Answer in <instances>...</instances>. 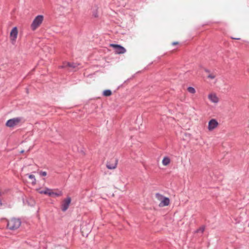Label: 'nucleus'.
I'll use <instances>...</instances> for the list:
<instances>
[{
    "label": "nucleus",
    "instance_id": "9d476101",
    "mask_svg": "<svg viewBox=\"0 0 249 249\" xmlns=\"http://www.w3.org/2000/svg\"><path fill=\"white\" fill-rule=\"evenodd\" d=\"M218 125L217 121L214 119L211 120L208 123V129L212 131Z\"/></svg>",
    "mask_w": 249,
    "mask_h": 249
},
{
    "label": "nucleus",
    "instance_id": "4be33fe9",
    "mask_svg": "<svg viewBox=\"0 0 249 249\" xmlns=\"http://www.w3.org/2000/svg\"><path fill=\"white\" fill-rule=\"evenodd\" d=\"M1 195H2V193L1 192H0V208L3 205V200L1 198Z\"/></svg>",
    "mask_w": 249,
    "mask_h": 249
},
{
    "label": "nucleus",
    "instance_id": "6ab92c4d",
    "mask_svg": "<svg viewBox=\"0 0 249 249\" xmlns=\"http://www.w3.org/2000/svg\"><path fill=\"white\" fill-rule=\"evenodd\" d=\"M93 16L95 18H97L98 17V13H97V9H95V10H94L93 11Z\"/></svg>",
    "mask_w": 249,
    "mask_h": 249
},
{
    "label": "nucleus",
    "instance_id": "f3484780",
    "mask_svg": "<svg viewBox=\"0 0 249 249\" xmlns=\"http://www.w3.org/2000/svg\"><path fill=\"white\" fill-rule=\"evenodd\" d=\"M204 230H205V226H203L200 227L197 230H196V233L201 232V233H202L204 232Z\"/></svg>",
    "mask_w": 249,
    "mask_h": 249
},
{
    "label": "nucleus",
    "instance_id": "9b49d317",
    "mask_svg": "<svg viewBox=\"0 0 249 249\" xmlns=\"http://www.w3.org/2000/svg\"><path fill=\"white\" fill-rule=\"evenodd\" d=\"M208 98L213 103H217L218 102V98L214 94H210L208 95Z\"/></svg>",
    "mask_w": 249,
    "mask_h": 249
},
{
    "label": "nucleus",
    "instance_id": "f257e3e1",
    "mask_svg": "<svg viewBox=\"0 0 249 249\" xmlns=\"http://www.w3.org/2000/svg\"><path fill=\"white\" fill-rule=\"evenodd\" d=\"M21 223L19 218H12L10 220H7V227L10 230H15L20 226Z\"/></svg>",
    "mask_w": 249,
    "mask_h": 249
},
{
    "label": "nucleus",
    "instance_id": "20e7f679",
    "mask_svg": "<svg viewBox=\"0 0 249 249\" xmlns=\"http://www.w3.org/2000/svg\"><path fill=\"white\" fill-rule=\"evenodd\" d=\"M156 196L159 199L161 198L163 199L159 205L160 207L167 206L169 205L170 199L168 197H164L162 195L160 194L159 193H157L156 194Z\"/></svg>",
    "mask_w": 249,
    "mask_h": 249
},
{
    "label": "nucleus",
    "instance_id": "4468645a",
    "mask_svg": "<svg viewBox=\"0 0 249 249\" xmlns=\"http://www.w3.org/2000/svg\"><path fill=\"white\" fill-rule=\"evenodd\" d=\"M70 65V62H64L62 65L59 66L60 68L61 69H66L69 68V65Z\"/></svg>",
    "mask_w": 249,
    "mask_h": 249
},
{
    "label": "nucleus",
    "instance_id": "a211bd4d",
    "mask_svg": "<svg viewBox=\"0 0 249 249\" xmlns=\"http://www.w3.org/2000/svg\"><path fill=\"white\" fill-rule=\"evenodd\" d=\"M77 66H78V65L76 63H70V65H69V68H68L74 69V68H76Z\"/></svg>",
    "mask_w": 249,
    "mask_h": 249
},
{
    "label": "nucleus",
    "instance_id": "f03ea898",
    "mask_svg": "<svg viewBox=\"0 0 249 249\" xmlns=\"http://www.w3.org/2000/svg\"><path fill=\"white\" fill-rule=\"evenodd\" d=\"M44 17L42 15H38L33 20L31 25L33 31L36 30L42 23Z\"/></svg>",
    "mask_w": 249,
    "mask_h": 249
},
{
    "label": "nucleus",
    "instance_id": "5701e85b",
    "mask_svg": "<svg viewBox=\"0 0 249 249\" xmlns=\"http://www.w3.org/2000/svg\"><path fill=\"white\" fill-rule=\"evenodd\" d=\"M39 193L41 194L46 195V190L45 189L44 190L39 191Z\"/></svg>",
    "mask_w": 249,
    "mask_h": 249
},
{
    "label": "nucleus",
    "instance_id": "6e6552de",
    "mask_svg": "<svg viewBox=\"0 0 249 249\" xmlns=\"http://www.w3.org/2000/svg\"><path fill=\"white\" fill-rule=\"evenodd\" d=\"M118 163V160L113 158L107 163V167L109 169H114L116 168Z\"/></svg>",
    "mask_w": 249,
    "mask_h": 249
},
{
    "label": "nucleus",
    "instance_id": "aec40b11",
    "mask_svg": "<svg viewBox=\"0 0 249 249\" xmlns=\"http://www.w3.org/2000/svg\"><path fill=\"white\" fill-rule=\"evenodd\" d=\"M39 174L41 176H46L47 175V172L45 171H40Z\"/></svg>",
    "mask_w": 249,
    "mask_h": 249
},
{
    "label": "nucleus",
    "instance_id": "423d86ee",
    "mask_svg": "<svg viewBox=\"0 0 249 249\" xmlns=\"http://www.w3.org/2000/svg\"><path fill=\"white\" fill-rule=\"evenodd\" d=\"M71 202V198L70 196L67 197L62 202L61 209L63 212H65L68 209Z\"/></svg>",
    "mask_w": 249,
    "mask_h": 249
},
{
    "label": "nucleus",
    "instance_id": "a878e982",
    "mask_svg": "<svg viewBox=\"0 0 249 249\" xmlns=\"http://www.w3.org/2000/svg\"><path fill=\"white\" fill-rule=\"evenodd\" d=\"M232 39H235V40H239L240 39V38H234V37H231Z\"/></svg>",
    "mask_w": 249,
    "mask_h": 249
},
{
    "label": "nucleus",
    "instance_id": "b1692460",
    "mask_svg": "<svg viewBox=\"0 0 249 249\" xmlns=\"http://www.w3.org/2000/svg\"><path fill=\"white\" fill-rule=\"evenodd\" d=\"M204 71L206 72H207V73H210V71L206 68H204Z\"/></svg>",
    "mask_w": 249,
    "mask_h": 249
},
{
    "label": "nucleus",
    "instance_id": "0eeeda50",
    "mask_svg": "<svg viewBox=\"0 0 249 249\" xmlns=\"http://www.w3.org/2000/svg\"><path fill=\"white\" fill-rule=\"evenodd\" d=\"M18 31L17 27H14L11 30L10 34V37L12 44H14L16 42L18 36Z\"/></svg>",
    "mask_w": 249,
    "mask_h": 249
},
{
    "label": "nucleus",
    "instance_id": "39448f33",
    "mask_svg": "<svg viewBox=\"0 0 249 249\" xmlns=\"http://www.w3.org/2000/svg\"><path fill=\"white\" fill-rule=\"evenodd\" d=\"M110 46L114 48L116 54H123L126 52V49L121 45L111 44Z\"/></svg>",
    "mask_w": 249,
    "mask_h": 249
},
{
    "label": "nucleus",
    "instance_id": "7ed1b4c3",
    "mask_svg": "<svg viewBox=\"0 0 249 249\" xmlns=\"http://www.w3.org/2000/svg\"><path fill=\"white\" fill-rule=\"evenodd\" d=\"M22 120V117H16L7 121L5 125L8 127L12 128L18 125Z\"/></svg>",
    "mask_w": 249,
    "mask_h": 249
},
{
    "label": "nucleus",
    "instance_id": "412c9836",
    "mask_svg": "<svg viewBox=\"0 0 249 249\" xmlns=\"http://www.w3.org/2000/svg\"><path fill=\"white\" fill-rule=\"evenodd\" d=\"M207 77L208 78H210V79H214L215 77V75H214L213 74H209Z\"/></svg>",
    "mask_w": 249,
    "mask_h": 249
},
{
    "label": "nucleus",
    "instance_id": "bb28decb",
    "mask_svg": "<svg viewBox=\"0 0 249 249\" xmlns=\"http://www.w3.org/2000/svg\"><path fill=\"white\" fill-rule=\"evenodd\" d=\"M23 152H24V151L22 150V151H21V153H23Z\"/></svg>",
    "mask_w": 249,
    "mask_h": 249
},
{
    "label": "nucleus",
    "instance_id": "2eb2a0df",
    "mask_svg": "<svg viewBox=\"0 0 249 249\" xmlns=\"http://www.w3.org/2000/svg\"><path fill=\"white\" fill-rule=\"evenodd\" d=\"M28 177H29V178L32 179V184L33 185L36 184V178H35V176L34 175H28Z\"/></svg>",
    "mask_w": 249,
    "mask_h": 249
},
{
    "label": "nucleus",
    "instance_id": "f8f14e48",
    "mask_svg": "<svg viewBox=\"0 0 249 249\" xmlns=\"http://www.w3.org/2000/svg\"><path fill=\"white\" fill-rule=\"evenodd\" d=\"M170 162V159L167 157H165L163 159L162 161V163L163 165H167L168 164H169Z\"/></svg>",
    "mask_w": 249,
    "mask_h": 249
},
{
    "label": "nucleus",
    "instance_id": "393cba45",
    "mask_svg": "<svg viewBox=\"0 0 249 249\" xmlns=\"http://www.w3.org/2000/svg\"><path fill=\"white\" fill-rule=\"evenodd\" d=\"M178 43H178V42H173L172 43V45H178Z\"/></svg>",
    "mask_w": 249,
    "mask_h": 249
},
{
    "label": "nucleus",
    "instance_id": "dca6fc26",
    "mask_svg": "<svg viewBox=\"0 0 249 249\" xmlns=\"http://www.w3.org/2000/svg\"><path fill=\"white\" fill-rule=\"evenodd\" d=\"M187 90L189 92L194 94L196 92V89L192 87H189L187 89Z\"/></svg>",
    "mask_w": 249,
    "mask_h": 249
},
{
    "label": "nucleus",
    "instance_id": "1a4fd4ad",
    "mask_svg": "<svg viewBox=\"0 0 249 249\" xmlns=\"http://www.w3.org/2000/svg\"><path fill=\"white\" fill-rule=\"evenodd\" d=\"M46 193V195H48L51 197H57L61 196L62 195V193L61 191L58 192H54L53 190L48 188H45Z\"/></svg>",
    "mask_w": 249,
    "mask_h": 249
},
{
    "label": "nucleus",
    "instance_id": "ddd939ff",
    "mask_svg": "<svg viewBox=\"0 0 249 249\" xmlns=\"http://www.w3.org/2000/svg\"><path fill=\"white\" fill-rule=\"evenodd\" d=\"M112 94V92L110 89H106L103 91V95L104 96H110Z\"/></svg>",
    "mask_w": 249,
    "mask_h": 249
}]
</instances>
